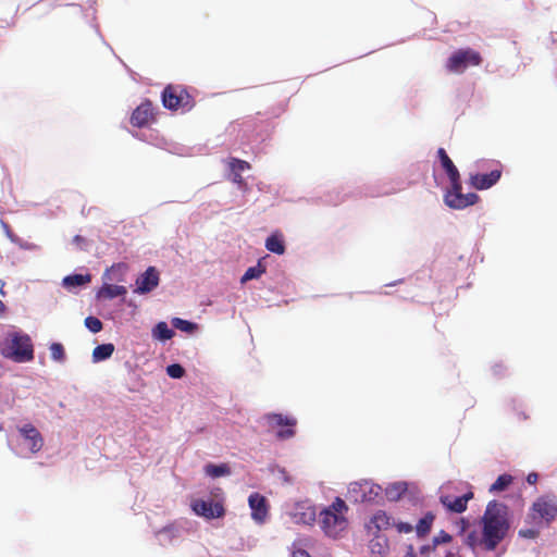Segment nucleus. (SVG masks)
Listing matches in <instances>:
<instances>
[{
    "mask_svg": "<svg viewBox=\"0 0 557 557\" xmlns=\"http://www.w3.org/2000/svg\"><path fill=\"white\" fill-rule=\"evenodd\" d=\"M437 156L440 158L442 165L446 163V161L448 162L449 160H451L444 148H438Z\"/></svg>",
    "mask_w": 557,
    "mask_h": 557,
    "instance_id": "obj_44",
    "label": "nucleus"
},
{
    "mask_svg": "<svg viewBox=\"0 0 557 557\" xmlns=\"http://www.w3.org/2000/svg\"><path fill=\"white\" fill-rule=\"evenodd\" d=\"M465 543L472 549L476 546L481 547V536H479L475 531H472L467 534Z\"/></svg>",
    "mask_w": 557,
    "mask_h": 557,
    "instance_id": "obj_36",
    "label": "nucleus"
},
{
    "mask_svg": "<svg viewBox=\"0 0 557 557\" xmlns=\"http://www.w3.org/2000/svg\"><path fill=\"white\" fill-rule=\"evenodd\" d=\"M172 324L175 329L189 334L194 333L198 327L196 323L181 318H174L172 320Z\"/></svg>",
    "mask_w": 557,
    "mask_h": 557,
    "instance_id": "obj_29",
    "label": "nucleus"
},
{
    "mask_svg": "<svg viewBox=\"0 0 557 557\" xmlns=\"http://www.w3.org/2000/svg\"><path fill=\"white\" fill-rule=\"evenodd\" d=\"M512 482V476L509 474L499 475L496 481L491 485V492H500L506 490Z\"/></svg>",
    "mask_w": 557,
    "mask_h": 557,
    "instance_id": "obj_30",
    "label": "nucleus"
},
{
    "mask_svg": "<svg viewBox=\"0 0 557 557\" xmlns=\"http://www.w3.org/2000/svg\"><path fill=\"white\" fill-rule=\"evenodd\" d=\"M458 524L460 525V532L463 533L468 527V521L461 518Z\"/></svg>",
    "mask_w": 557,
    "mask_h": 557,
    "instance_id": "obj_47",
    "label": "nucleus"
},
{
    "mask_svg": "<svg viewBox=\"0 0 557 557\" xmlns=\"http://www.w3.org/2000/svg\"><path fill=\"white\" fill-rule=\"evenodd\" d=\"M381 486L369 481L354 482L348 486V494L356 503L372 502L381 494Z\"/></svg>",
    "mask_w": 557,
    "mask_h": 557,
    "instance_id": "obj_7",
    "label": "nucleus"
},
{
    "mask_svg": "<svg viewBox=\"0 0 557 557\" xmlns=\"http://www.w3.org/2000/svg\"><path fill=\"white\" fill-rule=\"evenodd\" d=\"M446 557H455L454 553H447Z\"/></svg>",
    "mask_w": 557,
    "mask_h": 557,
    "instance_id": "obj_49",
    "label": "nucleus"
},
{
    "mask_svg": "<svg viewBox=\"0 0 557 557\" xmlns=\"http://www.w3.org/2000/svg\"><path fill=\"white\" fill-rule=\"evenodd\" d=\"M503 166L496 163L487 173L470 174L469 184L478 190L488 189L494 186L502 177Z\"/></svg>",
    "mask_w": 557,
    "mask_h": 557,
    "instance_id": "obj_9",
    "label": "nucleus"
},
{
    "mask_svg": "<svg viewBox=\"0 0 557 557\" xmlns=\"http://www.w3.org/2000/svg\"><path fill=\"white\" fill-rule=\"evenodd\" d=\"M91 280L89 274L83 275V274H73L67 275L63 278V284L66 287H76L82 286L86 283H89Z\"/></svg>",
    "mask_w": 557,
    "mask_h": 557,
    "instance_id": "obj_25",
    "label": "nucleus"
},
{
    "mask_svg": "<svg viewBox=\"0 0 557 557\" xmlns=\"http://www.w3.org/2000/svg\"><path fill=\"white\" fill-rule=\"evenodd\" d=\"M482 63L481 54L471 49L456 50L446 62V70L450 73H463L468 66H479Z\"/></svg>",
    "mask_w": 557,
    "mask_h": 557,
    "instance_id": "obj_6",
    "label": "nucleus"
},
{
    "mask_svg": "<svg viewBox=\"0 0 557 557\" xmlns=\"http://www.w3.org/2000/svg\"><path fill=\"white\" fill-rule=\"evenodd\" d=\"M270 428H285L276 433L278 440H288L295 435V426L297 420L293 417L283 416L281 413H268L264 416Z\"/></svg>",
    "mask_w": 557,
    "mask_h": 557,
    "instance_id": "obj_8",
    "label": "nucleus"
},
{
    "mask_svg": "<svg viewBox=\"0 0 557 557\" xmlns=\"http://www.w3.org/2000/svg\"><path fill=\"white\" fill-rule=\"evenodd\" d=\"M126 293V287L123 285L103 284L98 292V297L113 299L119 296H125Z\"/></svg>",
    "mask_w": 557,
    "mask_h": 557,
    "instance_id": "obj_18",
    "label": "nucleus"
},
{
    "mask_svg": "<svg viewBox=\"0 0 557 557\" xmlns=\"http://www.w3.org/2000/svg\"><path fill=\"white\" fill-rule=\"evenodd\" d=\"M265 272V268L258 262L257 265L250 267L246 270L245 274L242 276L240 282L246 283L253 278H259Z\"/></svg>",
    "mask_w": 557,
    "mask_h": 557,
    "instance_id": "obj_27",
    "label": "nucleus"
},
{
    "mask_svg": "<svg viewBox=\"0 0 557 557\" xmlns=\"http://www.w3.org/2000/svg\"><path fill=\"white\" fill-rule=\"evenodd\" d=\"M85 326L92 333H98L102 330V322L96 317H87L85 319Z\"/></svg>",
    "mask_w": 557,
    "mask_h": 557,
    "instance_id": "obj_34",
    "label": "nucleus"
},
{
    "mask_svg": "<svg viewBox=\"0 0 557 557\" xmlns=\"http://www.w3.org/2000/svg\"><path fill=\"white\" fill-rule=\"evenodd\" d=\"M473 498V493L468 492L462 496L451 497L450 495H441V504L449 511L461 513L467 510L468 502Z\"/></svg>",
    "mask_w": 557,
    "mask_h": 557,
    "instance_id": "obj_15",
    "label": "nucleus"
},
{
    "mask_svg": "<svg viewBox=\"0 0 557 557\" xmlns=\"http://www.w3.org/2000/svg\"><path fill=\"white\" fill-rule=\"evenodd\" d=\"M348 506L344 499L336 497L319 515V525L329 537L337 539L348 527Z\"/></svg>",
    "mask_w": 557,
    "mask_h": 557,
    "instance_id": "obj_2",
    "label": "nucleus"
},
{
    "mask_svg": "<svg viewBox=\"0 0 557 557\" xmlns=\"http://www.w3.org/2000/svg\"><path fill=\"white\" fill-rule=\"evenodd\" d=\"M292 556L293 557H310V554L306 549L296 546V544H293Z\"/></svg>",
    "mask_w": 557,
    "mask_h": 557,
    "instance_id": "obj_41",
    "label": "nucleus"
},
{
    "mask_svg": "<svg viewBox=\"0 0 557 557\" xmlns=\"http://www.w3.org/2000/svg\"><path fill=\"white\" fill-rule=\"evenodd\" d=\"M407 491L405 483H394L386 488L387 498L391 500H397Z\"/></svg>",
    "mask_w": 557,
    "mask_h": 557,
    "instance_id": "obj_28",
    "label": "nucleus"
},
{
    "mask_svg": "<svg viewBox=\"0 0 557 557\" xmlns=\"http://www.w3.org/2000/svg\"><path fill=\"white\" fill-rule=\"evenodd\" d=\"M152 334L158 339L168 341L174 336V331L171 330L165 322H159L153 327Z\"/></svg>",
    "mask_w": 557,
    "mask_h": 557,
    "instance_id": "obj_26",
    "label": "nucleus"
},
{
    "mask_svg": "<svg viewBox=\"0 0 557 557\" xmlns=\"http://www.w3.org/2000/svg\"><path fill=\"white\" fill-rule=\"evenodd\" d=\"M557 516V505L548 497H540L532 506V518H540L549 523Z\"/></svg>",
    "mask_w": 557,
    "mask_h": 557,
    "instance_id": "obj_11",
    "label": "nucleus"
},
{
    "mask_svg": "<svg viewBox=\"0 0 557 557\" xmlns=\"http://www.w3.org/2000/svg\"><path fill=\"white\" fill-rule=\"evenodd\" d=\"M394 525V519L384 510H377L371 518L369 529L374 528L377 532L388 530Z\"/></svg>",
    "mask_w": 557,
    "mask_h": 557,
    "instance_id": "obj_17",
    "label": "nucleus"
},
{
    "mask_svg": "<svg viewBox=\"0 0 557 557\" xmlns=\"http://www.w3.org/2000/svg\"><path fill=\"white\" fill-rule=\"evenodd\" d=\"M453 537L445 531H441L436 536L433 537L432 543L437 548L441 544H446L451 542Z\"/></svg>",
    "mask_w": 557,
    "mask_h": 557,
    "instance_id": "obj_37",
    "label": "nucleus"
},
{
    "mask_svg": "<svg viewBox=\"0 0 557 557\" xmlns=\"http://www.w3.org/2000/svg\"><path fill=\"white\" fill-rule=\"evenodd\" d=\"M228 166L231 172H238L242 174L243 171L249 170L250 164L247 161L237 159V158H231L228 160Z\"/></svg>",
    "mask_w": 557,
    "mask_h": 557,
    "instance_id": "obj_31",
    "label": "nucleus"
},
{
    "mask_svg": "<svg viewBox=\"0 0 557 557\" xmlns=\"http://www.w3.org/2000/svg\"><path fill=\"white\" fill-rule=\"evenodd\" d=\"M128 267L126 263L120 262L113 264L111 268L107 269L104 273V278L108 281H124V275L127 272Z\"/></svg>",
    "mask_w": 557,
    "mask_h": 557,
    "instance_id": "obj_19",
    "label": "nucleus"
},
{
    "mask_svg": "<svg viewBox=\"0 0 557 557\" xmlns=\"http://www.w3.org/2000/svg\"><path fill=\"white\" fill-rule=\"evenodd\" d=\"M232 182L237 184L239 187L246 186L244 177L238 172H232Z\"/></svg>",
    "mask_w": 557,
    "mask_h": 557,
    "instance_id": "obj_42",
    "label": "nucleus"
},
{
    "mask_svg": "<svg viewBox=\"0 0 557 557\" xmlns=\"http://www.w3.org/2000/svg\"><path fill=\"white\" fill-rule=\"evenodd\" d=\"M3 357L15 362H28L34 359V348L27 334L12 333L1 349Z\"/></svg>",
    "mask_w": 557,
    "mask_h": 557,
    "instance_id": "obj_4",
    "label": "nucleus"
},
{
    "mask_svg": "<svg viewBox=\"0 0 557 557\" xmlns=\"http://www.w3.org/2000/svg\"><path fill=\"white\" fill-rule=\"evenodd\" d=\"M159 272L154 267H149L143 274L136 280V288L134 289L137 294H148L159 285Z\"/></svg>",
    "mask_w": 557,
    "mask_h": 557,
    "instance_id": "obj_12",
    "label": "nucleus"
},
{
    "mask_svg": "<svg viewBox=\"0 0 557 557\" xmlns=\"http://www.w3.org/2000/svg\"><path fill=\"white\" fill-rule=\"evenodd\" d=\"M248 504L251 509V518L257 523H263L269 513V504L267 498L263 495L256 492L250 494L248 498Z\"/></svg>",
    "mask_w": 557,
    "mask_h": 557,
    "instance_id": "obj_13",
    "label": "nucleus"
},
{
    "mask_svg": "<svg viewBox=\"0 0 557 557\" xmlns=\"http://www.w3.org/2000/svg\"><path fill=\"white\" fill-rule=\"evenodd\" d=\"M435 520V516L432 512H426L416 524V533L418 537H424L426 536L431 528L433 525V522Z\"/></svg>",
    "mask_w": 557,
    "mask_h": 557,
    "instance_id": "obj_20",
    "label": "nucleus"
},
{
    "mask_svg": "<svg viewBox=\"0 0 557 557\" xmlns=\"http://www.w3.org/2000/svg\"><path fill=\"white\" fill-rule=\"evenodd\" d=\"M114 351V345L113 344H102L95 347L92 351V358L95 361H102L112 356Z\"/></svg>",
    "mask_w": 557,
    "mask_h": 557,
    "instance_id": "obj_23",
    "label": "nucleus"
},
{
    "mask_svg": "<svg viewBox=\"0 0 557 557\" xmlns=\"http://www.w3.org/2000/svg\"><path fill=\"white\" fill-rule=\"evenodd\" d=\"M370 550L373 555L383 557L388 552L387 540L381 536H375L370 541Z\"/></svg>",
    "mask_w": 557,
    "mask_h": 557,
    "instance_id": "obj_22",
    "label": "nucleus"
},
{
    "mask_svg": "<svg viewBox=\"0 0 557 557\" xmlns=\"http://www.w3.org/2000/svg\"><path fill=\"white\" fill-rule=\"evenodd\" d=\"M519 535L525 539H535L539 535V531L534 529H521Z\"/></svg>",
    "mask_w": 557,
    "mask_h": 557,
    "instance_id": "obj_39",
    "label": "nucleus"
},
{
    "mask_svg": "<svg viewBox=\"0 0 557 557\" xmlns=\"http://www.w3.org/2000/svg\"><path fill=\"white\" fill-rule=\"evenodd\" d=\"M50 354H51V358L57 361H63L65 358L63 345L60 343L51 344Z\"/></svg>",
    "mask_w": 557,
    "mask_h": 557,
    "instance_id": "obj_33",
    "label": "nucleus"
},
{
    "mask_svg": "<svg viewBox=\"0 0 557 557\" xmlns=\"http://www.w3.org/2000/svg\"><path fill=\"white\" fill-rule=\"evenodd\" d=\"M18 431L23 438L29 443V450L33 454H36L39 450H41L44 446V438L39 431L33 424H24L22 428L18 429Z\"/></svg>",
    "mask_w": 557,
    "mask_h": 557,
    "instance_id": "obj_16",
    "label": "nucleus"
},
{
    "mask_svg": "<svg viewBox=\"0 0 557 557\" xmlns=\"http://www.w3.org/2000/svg\"><path fill=\"white\" fill-rule=\"evenodd\" d=\"M295 518L297 522H302L305 524H311L315 519V511L312 507H307L305 512H301L298 518V513H295Z\"/></svg>",
    "mask_w": 557,
    "mask_h": 557,
    "instance_id": "obj_32",
    "label": "nucleus"
},
{
    "mask_svg": "<svg viewBox=\"0 0 557 557\" xmlns=\"http://www.w3.org/2000/svg\"><path fill=\"white\" fill-rule=\"evenodd\" d=\"M265 248L274 253L283 255L285 252V245L283 238L278 234H272L265 240Z\"/></svg>",
    "mask_w": 557,
    "mask_h": 557,
    "instance_id": "obj_21",
    "label": "nucleus"
},
{
    "mask_svg": "<svg viewBox=\"0 0 557 557\" xmlns=\"http://www.w3.org/2000/svg\"><path fill=\"white\" fill-rule=\"evenodd\" d=\"M481 547L492 552L506 537L510 529L507 506L496 500L490 502L481 518Z\"/></svg>",
    "mask_w": 557,
    "mask_h": 557,
    "instance_id": "obj_1",
    "label": "nucleus"
},
{
    "mask_svg": "<svg viewBox=\"0 0 557 557\" xmlns=\"http://www.w3.org/2000/svg\"><path fill=\"white\" fill-rule=\"evenodd\" d=\"M205 472L207 475H209L211 478H219V476L230 474L231 470H230L228 466L225 463H222V465L208 463L205 467Z\"/></svg>",
    "mask_w": 557,
    "mask_h": 557,
    "instance_id": "obj_24",
    "label": "nucleus"
},
{
    "mask_svg": "<svg viewBox=\"0 0 557 557\" xmlns=\"http://www.w3.org/2000/svg\"><path fill=\"white\" fill-rule=\"evenodd\" d=\"M435 549H436V547L434 546L433 543H431V544L421 546L419 549V554L422 557H429L431 553L435 552Z\"/></svg>",
    "mask_w": 557,
    "mask_h": 557,
    "instance_id": "obj_40",
    "label": "nucleus"
},
{
    "mask_svg": "<svg viewBox=\"0 0 557 557\" xmlns=\"http://www.w3.org/2000/svg\"><path fill=\"white\" fill-rule=\"evenodd\" d=\"M437 156L440 158L442 165L446 163V161L448 162L449 160H451L444 148H438Z\"/></svg>",
    "mask_w": 557,
    "mask_h": 557,
    "instance_id": "obj_43",
    "label": "nucleus"
},
{
    "mask_svg": "<svg viewBox=\"0 0 557 557\" xmlns=\"http://www.w3.org/2000/svg\"><path fill=\"white\" fill-rule=\"evenodd\" d=\"M161 98L164 108L171 111H189L195 107L194 97L181 85H168Z\"/></svg>",
    "mask_w": 557,
    "mask_h": 557,
    "instance_id": "obj_5",
    "label": "nucleus"
},
{
    "mask_svg": "<svg viewBox=\"0 0 557 557\" xmlns=\"http://www.w3.org/2000/svg\"><path fill=\"white\" fill-rule=\"evenodd\" d=\"M166 373L172 379H181L184 376L185 370L181 364L173 363V364L168 366Z\"/></svg>",
    "mask_w": 557,
    "mask_h": 557,
    "instance_id": "obj_35",
    "label": "nucleus"
},
{
    "mask_svg": "<svg viewBox=\"0 0 557 557\" xmlns=\"http://www.w3.org/2000/svg\"><path fill=\"white\" fill-rule=\"evenodd\" d=\"M405 557H418L412 545L407 546Z\"/></svg>",
    "mask_w": 557,
    "mask_h": 557,
    "instance_id": "obj_45",
    "label": "nucleus"
},
{
    "mask_svg": "<svg viewBox=\"0 0 557 557\" xmlns=\"http://www.w3.org/2000/svg\"><path fill=\"white\" fill-rule=\"evenodd\" d=\"M398 533H410L413 530V527L410 523L407 522H398L396 523L394 521V525Z\"/></svg>",
    "mask_w": 557,
    "mask_h": 557,
    "instance_id": "obj_38",
    "label": "nucleus"
},
{
    "mask_svg": "<svg viewBox=\"0 0 557 557\" xmlns=\"http://www.w3.org/2000/svg\"><path fill=\"white\" fill-rule=\"evenodd\" d=\"M156 121V112L150 100L141 102L132 113L131 124L135 127H146Z\"/></svg>",
    "mask_w": 557,
    "mask_h": 557,
    "instance_id": "obj_10",
    "label": "nucleus"
},
{
    "mask_svg": "<svg viewBox=\"0 0 557 557\" xmlns=\"http://www.w3.org/2000/svg\"><path fill=\"white\" fill-rule=\"evenodd\" d=\"M5 311V305L0 300V315Z\"/></svg>",
    "mask_w": 557,
    "mask_h": 557,
    "instance_id": "obj_48",
    "label": "nucleus"
},
{
    "mask_svg": "<svg viewBox=\"0 0 557 557\" xmlns=\"http://www.w3.org/2000/svg\"><path fill=\"white\" fill-rule=\"evenodd\" d=\"M193 510L207 519L220 518L224 515V508L220 503H211L197 499L193 503Z\"/></svg>",
    "mask_w": 557,
    "mask_h": 557,
    "instance_id": "obj_14",
    "label": "nucleus"
},
{
    "mask_svg": "<svg viewBox=\"0 0 557 557\" xmlns=\"http://www.w3.org/2000/svg\"><path fill=\"white\" fill-rule=\"evenodd\" d=\"M527 481H528V483H530V484H534V483H536V481H537V474H536V473H530V474L527 476Z\"/></svg>",
    "mask_w": 557,
    "mask_h": 557,
    "instance_id": "obj_46",
    "label": "nucleus"
},
{
    "mask_svg": "<svg viewBox=\"0 0 557 557\" xmlns=\"http://www.w3.org/2000/svg\"><path fill=\"white\" fill-rule=\"evenodd\" d=\"M442 168L445 170L450 182V189L444 195L446 206L455 210H462L475 205L480 197L475 193L462 194L460 173L454 162L451 160L446 161Z\"/></svg>",
    "mask_w": 557,
    "mask_h": 557,
    "instance_id": "obj_3",
    "label": "nucleus"
}]
</instances>
